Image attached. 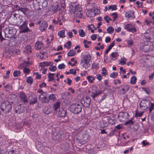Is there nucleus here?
Segmentation results:
<instances>
[{
    "mask_svg": "<svg viewBox=\"0 0 154 154\" xmlns=\"http://www.w3.org/2000/svg\"><path fill=\"white\" fill-rule=\"evenodd\" d=\"M60 102H57L54 104L53 108L54 111H56L60 107Z\"/></svg>",
    "mask_w": 154,
    "mask_h": 154,
    "instance_id": "obj_26",
    "label": "nucleus"
},
{
    "mask_svg": "<svg viewBox=\"0 0 154 154\" xmlns=\"http://www.w3.org/2000/svg\"><path fill=\"white\" fill-rule=\"evenodd\" d=\"M115 45V41L113 42L108 46V48L106 49L105 51L106 54H107L111 49Z\"/></svg>",
    "mask_w": 154,
    "mask_h": 154,
    "instance_id": "obj_27",
    "label": "nucleus"
},
{
    "mask_svg": "<svg viewBox=\"0 0 154 154\" xmlns=\"http://www.w3.org/2000/svg\"><path fill=\"white\" fill-rule=\"evenodd\" d=\"M90 12H94L95 14H98L100 13V11L99 9H98L96 8H93L91 10V11L90 12H89V13Z\"/></svg>",
    "mask_w": 154,
    "mask_h": 154,
    "instance_id": "obj_33",
    "label": "nucleus"
},
{
    "mask_svg": "<svg viewBox=\"0 0 154 154\" xmlns=\"http://www.w3.org/2000/svg\"><path fill=\"white\" fill-rule=\"evenodd\" d=\"M82 110L81 106L78 103H75L71 105L70 110L74 114H78L80 113Z\"/></svg>",
    "mask_w": 154,
    "mask_h": 154,
    "instance_id": "obj_5",
    "label": "nucleus"
},
{
    "mask_svg": "<svg viewBox=\"0 0 154 154\" xmlns=\"http://www.w3.org/2000/svg\"><path fill=\"white\" fill-rule=\"evenodd\" d=\"M140 48L142 51L145 52H147L149 51H152L154 49V46L153 45H149L148 42L145 41L140 43Z\"/></svg>",
    "mask_w": 154,
    "mask_h": 154,
    "instance_id": "obj_1",
    "label": "nucleus"
},
{
    "mask_svg": "<svg viewBox=\"0 0 154 154\" xmlns=\"http://www.w3.org/2000/svg\"><path fill=\"white\" fill-rule=\"evenodd\" d=\"M33 75H35V78L37 79H40L41 77V75L39 74L38 72H34L33 74Z\"/></svg>",
    "mask_w": 154,
    "mask_h": 154,
    "instance_id": "obj_50",
    "label": "nucleus"
},
{
    "mask_svg": "<svg viewBox=\"0 0 154 154\" xmlns=\"http://www.w3.org/2000/svg\"><path fill=\"white\" fill-rule=\"evenodd\" d=\"M29 97L32 98V99L29 100L30 104H33L37 102V97L35 95L31 94L29 95Z\"/></svg>",
    "mask_w": 154,
    "mask_h": 154,
    "instance_id": "obj_19",
    "label": "nucleus"
},
{
    "mask_svg": "<svg viewBox=\"0 0 154 154\" xmlns=\"http://www.w3.org/2000/svg\"><path fill=\"white\" fill-rule=\"evenodd\" d=\"M58 35L60 38H64L65 36V31L62 30L59 31L58 33Z\"/></svg>",
    "mask_w": 154,
    "mask_h": 154,
    "instance_id": "obj_34",
    "label": "nucleus"
},
{
    "mask_svg": "<svg viewBox=\"0 0 154 154\" xmlns=\"http://www.w3.org/2000/svg\"><path fill=\"white\" fill-rule=\"evenodd\" d=\"M25 51L28 53H30L31 52V46L30 45H27L25 48Z\"/></svg>",
    "mask_w": 154,
    "mask_h": 154,
    "instance_id": "obj_32",
    "label": "nucleus"
},
{
    "mask_svg": "<svg viewBox=\"0 0 154 154\" xmlns=\"http://www.w3.org/2000/svg\"><path fill=\"white\" fill-rule=\"evenodd\" d=\"M8 101L10 103H13L17 100V97L16 95L14 94H9L8 97Z\"/></svg>",
    "mask_w": 154,
    "mask_h": 154,
    "instance_id": "obj_15",
    "label": "nucleus"
},
{
    "mask_svg": "<svg viewBox=\"0 0 154 154\" xmlns=\"http://www.w3.org/2000/svg\"><path fill=\"white\" fill-rule=\"evenodd\" d=\"M114 29L112 26H109L107 29V32L110 34H112L113 32Z\"/></svg>",
    "mask_w": 154,
    "mask_h": 154,
    "instance_id": "obj_36",
    "label": "nucleus"
},
{
    "mask_svg": "<svg viewBox=\"0 0 154 154\" xmlns=\"http://www.w3.org/2000/svg\"><path fill=\"white\" fill-rule=\"evenodd\" d=\"M39 99L42 103H48L49 102V100L47 99L45 93H42L39 95Z\"/></svg>",
    "mask_w": 154,
    "mask_h": 154,
    "instance_id": "obj_16",
    "label": "nucleus"
},
{
    "mask_svg": "<svg viewBox=\"0 0 154 154\" xmlns=\"http://www.w3.org/2000/svg\"><path fill=\"white\" fill-rule=\"evenodd\" d=\"M91 57L89 54H87L84 56L83 59H82V60L86 61V62H90L91 60Z\"/></svg>",
    "mask_w": 154,
    "mask_h": 154,
    "instance_id": "obj_24",
    "label": "nucleus"
},
{
    "mask_svg": "<svg viewBox=\"0 0 154 154\" xmlns=\"http://www.w3.org/2000/svg\"><path fill=\"white\" fill-rule=\"evenodd\" d=\"M91 99L89 97H84L81 100V103L85 108L88 107L90 104Z\"/></svg>",
    "mask_w": 154,
    "mask_h": 154,
    "instance_id": "obj_8",
    "label": "nucleus"
},
{
    "mask_svg": "<svg viewBox=\"0 0 154 154\" xmlns=\"http://www.w3.org/2000/svg\"><path fill=\"white\" fill-rule=\"evenodd\" d=\"M129 117V115L127 112H120L118 115V117L119 121L121 122L127 120Z\"/></svg>",
    "mask_w": 154,
    "mask_h": 154,
    "instance_id": "obj_7",
    "label": "nucleus"
},
{
    "mask_svg": "<svg viewBox=\"0 0 154 154\" xmlns=\"http://www.w3.org/2000/svg\"><path fill=\"white\" fill-rule=\"evenodd\" d=\"M82 67L85 68H87L88 67H89L91 66V64L89 63H88L85 65H82Z\"/></svg>",
    "mask_w": 154,
    "mask_h": 154,
    "instance_id": "obj_61",
    "label": "nucleus"
},
{
    "mask_svg": "<svg viewBox=\"0 0 154 154\" xmlns=\"http://www.w3.org/2000/svg\"><path fill=\"white\" fill-rule=\"evenodd\" d=\"M17 151L16 149H11L9 151L8 154H17Z\"/></svg>",
    "mask_w": 154,
    "mask_h": 154,
    "instance_id": "obj_49",
    "label": "nucleus"
},
{
    "mask_svg": "<svg viewBox=\"0 0 154 154\" xmlns=\"http://www.w3.org/2000/svg\"><path fill=\"white\" fill-rule=\"evenodd\" d=\"M26 62H24L23 63H20L19 66L18 68L20 69H22L23 68H24L26 67L25 65Z\"/></svg>",
    "mask_w": 154,
    "mask_h": 154,
    "instance_id": "obj_51",
    "label": "nucleus"
},
{
    "mask_svg": "<svg viewBox=\"0 0 154 154\" xmlns=\"http://www.w3.org/2000/svg\"><path fill=\"white\" fill-rule=\"evenodd\" d=\"M118 75V73L117 72H112L110 75V77L113 78H116Z\"/></svg>",
    "mask_w": 154,
    "mask_h": 154,
    "instance_id": "obj_46",
    "label": "nucleus"
},
{
    "mask_svg": "<svg viewBox=\"0 0 154 154\" xmlns=\"http://www.w3.org/2000/svg\"><path fill=\"white\" fill-rule=\"evenodd\" d=\"M136 80L137 78L135 76H132L131 78L130 81L131 83L132 84H135L136 82Z\"/></svg>",
    "mask_w": 154,
    "mask_h": 154,
    "instance_id": "obj_43",
    "label": "nucleus"
},
{
    "mask_svg": "<svg viewBox=\"0 0 154 154\" xmlns=\"http://www.w3.org/2000/svg\"><path fill=\"white\" fill-rule=\"evenodd\" d=\"M54 73H49L48 75V81H51L54 80Z\"/></svg>",
    "mask_w": 154,
    "mask_h": 154,
    "instance_id": "obj_35",
    "label": "nucleus"
},
{
    "mask_svg": "<svg viewBox=\"0 0 154 154\" xmlns=\"http://www.w3.org/2000/svg\"><path fill=\"white\" fill-rule=\"evenodd\" d=\"M19 97L21 102L25 104H27L28 102V100L25 94L23 92H20Z\"/></svg>",
    "mask_w": 154,
    "mask_h": 154,
    "instance_id": "obj_10",
    "label": "nucleus"
},
{
    "mask_svg": "<svg viewBox=\"0 0 154 154\" xmlns=\"http://www.w3.org/2000/svg\"><path fill=\"white\" fill-rule=\"evenodd\" d=\"M0 107L2 111L5 113L9 112L12 109V105L9 101H4L1 105Z\"/></svg>",
    "mask_w": 154,
    "mask_h": 154,
    "instance_id": "obj_4",
    "label": "nucleus"
},
{
    "mask_svg": "<svg viewBox=\"0 0 154 154\" xmlns=\"http://www.w3.org/2000/svg\"><path fill=\"white\" fill-rule=\"evenodd\" d=\"M79 35L81 37H84L85 35V33L84 32L83 29H80L79 30Z\"/></svg>",
    "mask_w": 154,
    "mask_h": 154,
    "instance_id": "obj_38",
    "label": "nucleus"
},
{
    "mask_svg": "<svg viewBox=\"0 0 154 154\" xmlns=\"http://www.w3.org/2000/svg\"><path fill=\"white\" fill-rule=\"evenodd\" d=\"M154 108V103H152L149 108V112L150 113L153 109Z\"/></svg>",
    "mask_w": 154,
    "mask_h": 154,
    "instance_id": "obj_56",
    "label": "nucleus"
},
{
    "mask_svg": "<svg viewBox=\"0 0 154 154\" xmlns=\"http://www.w3.org/2000/svg\"><path fill=\"white\" fill-rule=\"evenodd\" d=\"M48 24L47 23L44 21L39 26V28L40 31L42 32L45 31L47 27Z\"/></svg>",
    "mask_w": 154,
    "mask_h": 154,
    "instance_id": "obj_17",
    "label": "nucleus"
},
{
    "mask_svg": "<svg viewBox=\"0 0 154 154\" xmlns=\"http://www.w3.org/2000/svg\"><path fill=\"white\" fill-rule=\"evenodd\" d=\"M26 81L27 83L31 84L32 83L33 80L31 77H29L27 79Z\"/></svg>",
    "mask_w": 154,
    "mask_h": 154,
    "instance_id": "obj_53",
    "label": "nucleus"
},
{
    "mask_svg": "<svg viewBox=\"0 0 154 154\" xmlns=\"http://www.w3.org/2000/svg\"><path fill=\"white\" fill-rule=\"evenodd\" d=\"M143 114V112H137L136 113V116L137 117H140Z\"/></svg>",
    "mask_w": 154,
    "mask_h": 154,
    "instance_id": "obj_64",
    "label": "nucleus"
},
{
    "mask_svg": "<svg viewBox=\"0 0 154 154\" xmlns=\"http://www.w3.org/2000/svg\"><path fill=\"white\" fill-rule=\"evenodd\" d=\"M51 63V62L47 61L41 62L40 63L39 66L42 67L48 66L50 65Z\"/></svg>",
    "mask_w": 154,
    "mask_h": 154,
    "instance_id": "obj_25",
    "label": "nucleus"
},
{
    "mask_svg": "<svg viewBox=\"0 0 154 154\" xmlns=\"http://www.w3.org/2000/svg\"><path fill=\"white\" fill-rule=\"evenodd\" d=\"M23 71L24 73H26L27 74H29L30 72V70L29 69L27 68L26 67H25L24 68Z\"/></svg>",
    "mask_w": 154,
    "mask_h": 154,
    "instance_id": "obj_54",
    "label": "nucleus"
},
{
    "mask_svg": "<svg viewBox=\"0 0 154 154\" xmlns=\"http://www.w3.org/2000/svg\"><path fill=\"white\" fill-rule=\"evenodd\" d=\"M96 78L99 81H100L102 79V76L100 74H97L96 75Z\"/></svg>",
    "mask_w": 154,
    "mask_h": 154,
    "instance_id": "obj_60",
    "label": "nucleus"
},
{
    "mask_svg": "<svg viewBox=\"0 0 154 154\" xmlns=\"http://www.w3.org/2000/svg\"><path fill=\"white\" fill-rule=\"evenodd\" d=\"M76 54V52L73 49L70 50L67 53L68 56L72 57Z\"/></svg>",
    "mask_w": 154,
    "mask_h": 154,
    "instance_id": "obj_28",
    "label": "nucleus"
},
{
    "mask_svg": "<svg viewBox=\"0 0 154 154\" xmlns=\"http://www.w3.org/2000/svg\"><path fill=\"white\" fill-rule=\"evenodd\" d=\"M111 15L113 16V20L112 21H114L118 17L117 13L116 12L112 13Z\"/></svg>",
    "mask_w": 154,
    "mask_h": 154,
    "instance_id": "obj_52",
    "label": "nucleus"
},
{
    "mask_svg": "<svg viewBox=\"0 0 154 154\" xmlns=\"http://www.w3.org/2000/svg\"><path fill=\"white\" fill-rule=\"evenodd\" d=\"M2 28H1L0 29V42H2L3 40H7V39L4 38L2 34Z\"/></svg>",
    "mask_w": 154,
    "mask_h": 154,
    "instance_id": "obj_45",
    "label": "nucleus"
},
{
    "mask_svg": "<svg viewBox=\"0 0 154 154\" xmlns=\"http://www.w3.org/2000/svg\"><path fill=\"white\" fill-rule=\"evenodd\" d=\"M110 56L112 58V59L114 60H116L118 58V54L117 53L112 52Z\"/></svg>",
    "mask_w": 154,
    "mask_h": 154,
    "instance_id": "obj_29",
    "label": "nucleus"
},
{
    "mask_svg": "<svg viewBox=\"0 0 154 154\" xmlns=\"http://www.w3.org/2000/svg\"><path fill=\"white\" fill-rule=\"evenodd\" d=\"M122 60L121 61H119V63L121 64V65H124L126 63V59L125 58H122L121 59Z\"/></svg>",
    "mask_w": 154,
    "mask_h": 154,
    "instance_id": "obj_47",
    "label": "nucleus"
},
{
    "mask_svg": "<svg viewBox=\"0 0 154 154\" xmlns=\"http://www.w3.org/2000/svg\"><path fill=\"white\" fill-rule=\"evenodd\" d=\"M17 11H20L22 12L24 14L26 15L27 14L29 11V9L28 8L22 7L19 8H18L17 9Z\"/></svg>",
    "mask_w": 154,
    "mask_h": 154,
    "instance_id": "obj_21",
    "label": "nucleus"
},
{
    "mask_svg": "<svg viewBox=\"0 0 154 154\" xmlns=\"http://www.w3.org/2000/svg\"><path fill=\"white\" fill-rule=\"evenodd\" d=\"M102 70V73L103 75L105 76L108 74V71L105 67L103 68Z\"/></svg>",
    "mask_w": 154,
    "mask_h": 154,
    "instance_id": "obj_44",
    "label": "nucleus"
},
{
    "mask_svg": "<svg viewBox=\"0 0 154 154\" xmlns=\"http://www.w3.org/2000/svg\"><path fill=\"white\" fill-rule=\"evenodd\" d=\"M150 102L149 100H143L140 103V106L142 110H144L147 109L150 104Z\"/></svg>",
    "mask_w": 154,
    "mask_h": 154,
    "instance_id": "obj_9",
    "label": "nucleus"
},
{
    "mask_svg": "<svg viewBox=\"0 0 154 154\" xmlns=\"http://www.w3.org/2000/svg\"><path fill=\"white\" fill-rule=\"evenodd\" d=\"M133 119H131L128 121L126 122L125 125L127 126H129L133 124L134 122L132 121Z\"/></svg>",
    "mask_w": 154,
    "mask_h": 154,
    "instance_id": "obj_41",
    "label": "nucleus"
},
{
    "mask_svg": "<svg viewBox=\"0 0 154 154\" xmlns=\"http://www.w3.org/2000/svg\"><path fill=\"white\" fill-rule=\"evenodd\" d=\"M66 110H64L63 108H61L59 110L58 114L60 117H64L66 116Z\"/></svg>",
    "mask_w": 154,
    "mask_h": 154,
    "instance_id": "obj_18",
    "label": "nucleus"
},
{
    "mask_svg": "<svg viewBox=\"0 0 154 154\" xmlns=\"http://www.w3.org/2000/svg\"><path fill=\"white\" fill-rule=\"evenodd\" d=\"M125 29L127 31L132 32L136 31V28L131 23L127 24L125 26Z\"/></svg>",
    "mask_w": 154,
    "mask_h": 154,
    "instance_id": "obj_12",
    "label": "nucleus"
},
{
    "mask_svg": "<svg viewBox=\"0 0 154 154\" xmlns=\"http://www.w3.org/2000/svg\"><path fill=\"white\" fill-rule=\"evenodd\" d=\"M88 92L92 94L91 96L94 99L102 93L101 91H99L97 92V88L94 85H92L89 88Z\"/></svg>",
    "mask_w": 154,
    "mask_h": 154,
    "instance_id": "obj_6",
    "label": "nucleus"
},
{
    "mask_svg": "<svg viewBox=\"0 0 154 154\" xmlns=\"http://www.w3.org/2000/svg\"><path fill=\"white\" fill-rule=\"evenodd\" d=\"M63 134V132L62 131L58 130L57 132L54 134L52 138L54 140L59 141L61 139Z\"/></svg>",
    "mask_w": 154,
    "mask_h": 154,
    "instance_id": "obj_11",
    "label": "nucleus"
},
{
    "mask_svg": "<svg viewBox=\"0 0 154 154\" xmlns=\"http://www.w3.org/2000/svg\"><path fill=\"white\" fill-rule=\"evenodd\" d=\"M5 38H7L8 39L11 38V35L9 34H7L5 32Z\"/></svg>",
    "mask_w": 154,
    "mask_h": 154,
    "instance_id": "obj_59",
    "label": "nucleus"
},
{
    "mask_svg": "<svg viewBox=\"0 0 154 154\" xmlns=\"http://www.w3.org/2000/svg\"><path fill=\"white\" fill-rule=\"evenodd\" d=\"M28 20H25L19 27V32L20 33H27L32 32V30L28 27Z\"/></svg>",
    "mask_w": 154,
    "mask_h": 154,
    "instance_id": "obj_3",
    "label": "nucleus"
},
{
    "mask_svg": "<svg viewBox=\"0 0 154 154\" xmlns=\"http://www.w3.org/2000/svg\"><path fill=\"white\" fill-rule=\"evenodd\" d=\"M97 34H94L91 36V39L93 40H96L97 38Z\"/></svg>",
    "mask_w": 154,
    "mask_h": 154,
    "instance_id": "obj_57",
    "label": "nucleus"
},
{
    "mask_svg": "<svg viewBox=\"0 0 154 154\" xmlns=\"http://www.w3.org/2000/svg\"><path fill=\"white\" fill-rule=\"evenodd\" d=\"M121 88L120 93L122 94H125L127 92L129 89V86L127 85H122L118 88V89Z\"/></svg>",
    "mask_w": 154,
    "mask_h": 154,
    "instance_id": "obj_14",
    "label": "nucleus"
},
{
    "mask_svg": "<svg viewBox=\"0 0 154 154\" xmlns=\"http://www.w3.org/2000/svg\"><path fill=\"white\" fill-rule=\"evenodd\" d=\"M75 2L71 3L69 5V11L71 14H74L75 12H80L82 9L79 4L75 5Z\"/></svg>",
    "mask_w": 154,
    "mask_h": 154,
    "instance_id": "obj_2",
    "label": "nucleus"
},
{
    "mask_svg": "<svg viewBox=\"0 0 154 154\" xmlns=\"http://www.w3.org/2000/svg\"><path fill=\"white\" fill-rule=\"evenodd\" d=\"M5 30L8 32V34H10L12 37L14 36L17 32L16 29L14 27H8L5 28Z\"/></svg>",
    "mask_w": 154,
    "mask_h": 154,
    "instance_id": "obj_13",
    "label": "nucleus"
},
{
    "mask_svg": "<svg viewBox=\"0 0 154 154\" xmlns=\"http://www.w3.org/2000/svg\"><path fill=\"white\" fill-rule=\"evenodd\" d=\"M70 72L74 75H75L76 73V70H75V71H73V69H70Z\"/></svg>",
    "mask_w": 154,
    "mask_h": 154,
    "instance_id": "obj_62",
    "label": "nucleus"
},
{
    "mask_svg": "<svg viewBox=\"0 0 154 154\" xmlns=\"http://www.w3.org/2000/svg\"><path fill=\"white\" fill-rule=\"evenodd\" d=\"M71 42L70 41H69L66 42V44H65L64 45L65 48H67L68 49H69L71 47Z\"/></svg>",
    "mask_w": 154,
    "mask_h": 154,
    "instance_id": "obj_40",
    "label": "nucleus"
},
{
    "mask_svg": "<svg viewBox=\"0 0 154 154\" xmlns=\"http://www.w3.org/2000/svg\"><path fill=\"white\" fill-rule=\"evenodd\" d=\"M61 147L64 151H67L69 149L70 144L67 143L65 142L61 145Z\"/></svg>",
    "mask_w": 154,
    "mask_h": 154,
    "instance_id": "obj_20",
    "label": "nucleus"
},
{
    "mask_svg": "<svg viewBox=\"0 0 154 154\" xmlns=\"http://www.w3.org/2000/svg\"><path fill=\"white\" fill-rule=\"evenodd\" d=\"M48 99L53 101H54L56 99L55 95L53 94H51L49 96Z\"/></svg>",
    "mask_w": 154,
    "mask_h": 154,
    "instance_id": "obj_42",
    "label": "nucleus"
},
{
    "mask_svg": "<svg viewBox=\"0 0 154 154\" xmlns=\"http://www.w3.org/2000/svg\"><path fill=\"white\" fill-rule=\"evenodd\" d=\"M42 46V43L40 41L37 42L35 45V49L36 50H40L41 49Z\"/></svg>",
    "mask_w": 154,
    "mask_h": 154,
    "instance_id": "obj_23",
    "label": "nucleus"
},
{
    "mask_svg": "<svg viewBox=\"0 0 154 154\" xmlns=\"http://www.w3.org/2000/svg\"><path fill=\"white\" fill-rule=\"evenodd\" d=\"M87 79L89 82L92 83L93 82V81L95 79V78L93 76L91 75L88 76Z\"/></svg>",
    "mask_w": 154,
    "mask_h": 154,
    "instance_id": "obj_31",
    "label": "nucleus"
},
{
    "mask_svg": "<svg viewBox=\"0 0 154 154\" xmlns=\"http://www.w3.org/2000/svg\"><path fill=\"white\" fill-rule=\"evenodd\" d=\"M65 67V65L63 63L59 64L58 66V68L60 69H64Z\"/></svg>",
    "mask_w": 154,
    "mask_h": 154,
    "instance_id": "obj_55",
    "label": "nucleus"
},
{
    "mask_svg": "<svg viewBox=\"0 0 154 154\" xmlns=\"http://www.w3.org/2000/svg\"><path fill=\"white\" fill-rule=\"evenodd\" d=\"M106 120L107 122L110 125H113L115 123L114 119H112L110 117H107Z\"/></svg>",
    "mask_w": 154,
    "mask_h": 154,
    "instance_id": "obj_30",
    "label": "nucleus"
},
{
    "mask_svg": "<svg viewBox=\"0 0 154 154\" xmlns=\"http://www.w3.org/2000/svg\"><path fill=\"white\" fill-rule=\"evenodd\" d=\"M133 125V129L134 130V131H137L139 128L138 125Z\"/></svg>",
    "mask_w": 154,
    "mask_h": 154,
    "instance_id": "obj_63",
    "label": "nucleus"
},
{
    "mask_svg": "<svg viewBox=\"0 0 154 154\" xmlns=\"http://www.w3.org/2000/svg\"><path fill=\"white\" fill-rule=\"evenodd\" d=\"M20 75V72L19 70H15L14 72L13 75L14 77H17Z\"/></svg>",
    "mask_w": 154,
    "mask_h": 154,
    "instance_id": "obj_37",
    "label": "nucleus"
},
{
    "mask_svg": "<svg viewBox=\"0 0 154 154\" xmlns=\"http://www.w3.org/2000/svg\"><path fill=\"white\" fill-rule=\"evenodd\" d=\"M43 112L44 113L47 114H49L51 112V109L50 106L48 105L46 106L44 108Z\"/></svg>",
    "mask_w": 154,
    "mask_h": 154,
    "instance_id": "obj_22",
    "label": "nucleus"
},
{
    "mask_svg": "<svg viewBox=\"0 0 154 154\" xmlns=\"http://www.w3.org/2000/svg\"><path fill=\"white\" fill-rule=\"evenodd\" d=\"M49 69L51 71L54 72L56 70L57 67L56 66H53L51 65L50 66Z\"/></svg>",
    "mask_w": 154,
    "mask_h": 154,
    "instance_id": "obj_48",
    "label": "nucleus"
},
{
    "mask_svg": "<svg viewBox=\"0 0 154 154\" xmlns=\"http://www.w3.org/2000/svg\"><path fill=\"white\" fill-rule=\"evenodd\" d=\"M40 5L39 2H38L37 3L34 4L33 6L35 9L38 11L41 10V8L39 7Z\"/></svg>",
    "mask_w": 154,
    "mask_h": 154,
    "instance_id": "obj_39",
    "label": "nucleus"
},
{
    "mask_svg": "<svg viewBox=\"0 0 154 154\" xmlns=\"http://www.w3.org/2000/svg\"><path fill=\"white\" fill-rule=\"evenodd\" d=\"M4 88H6L8 90L7 91H9V90H10L12 89V87L11 86L8 85H7L5 86H4Z\"/></svg>",
    "mask_w": 154,
    "mask_h": 154,
    "instance_id": "obj_58",
    "label": "nucleus"
}]
</instances>
